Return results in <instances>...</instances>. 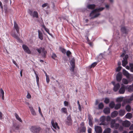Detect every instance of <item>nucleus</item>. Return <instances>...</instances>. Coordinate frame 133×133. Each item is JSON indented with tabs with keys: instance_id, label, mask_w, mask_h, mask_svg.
<instances>
[{
	"instance_id": "obj_1",
	"label": "nucleus",
	"mask_w": 133,
	"mask_h": 133,
	"mask_svg": "<svg viewBox=\"0 0 133 133\" xmlns=\"http://www.w3.org/2000/svg\"><path fill=\"white\" fill-rule=\"evenodd\" d=\"M41 129V127L36 126H32L30 128V131L33 133H39Z\"/></svg>"
},
{
	"instance_id": "obj_2",
	"label": "nucleus",
	"mask_w": 133,
	"mask_h": 133,
	"mask_svg": "<svg viewBox=\"0 0 133 133\" xmlns=\"http://www.w3.org/2000/svg\"><path fill=\"white\" fill-rule=\"evenodd\" d=\"M100 14L99 12H96L95 10H92L90 14V16L91 17L90 19H94L97 17Z\"/></svg>"
},
{
	"instance_id": "obj_3",
	"label": "nucleus",
	"mask_w": 133,
	"mask_h": 133,
	"mask_svg": "<svg viewBox=\"0 0 133 133\" xmlns=\"http://www.w3.org/2000/svg\"><path fill=\"white\" fill-rule=\"evenodd\" d=\"M116 120L115 119L111 120L110 123V126L112 128L117 129L119 128V124L118 123H116Z\"/></svg>"
},
{
	"instance_id": "obj_4",
	"label": "nucleus",
	"mask_w": 133,
	"mask_h": 133,
	"mask_svg": "<svg viewBox=\"0 0 133 133\" xmlns=\"http://www.w3.org/2000/svg\"><path fill=\"white\" fill-rule=\"evenodd\" d=\"M28 12L30 16H32L33 18H38V14L37 11H34L33 12L32 10L29 9Z\"/></svg>"
},
{
	"instance_id": "obj_5",
	"label": "nucleus",
	"mask_w": 133,
	"mask_h": 133,
	"mask_svg": "<svg viewBox=\"0 0 133 133\" xmlns=\"http://www.w3.org/2000/svg\"><path fill=\"white\" fill-rule=\"evenodd\" d=\"M111 83L114 86V90L115 92L117 91L120 87V85L119 83H117L115 84L114 82H112Z\"/></svg>"
},
{
	"instance_id": "obj_6",
	"label": "nucleus",
	"mask_w": 133,
	"mask_h": 133,
	"mask_svg": "<svg viewBox=\"0 0 133 133\" xmlns=\"http://www.w3.org/2000/svg\"><path fill=\"white\" fill-rule=\"evenodd\" d=\"M128 57V55H125L123 58V60L122 61V65L123 66H125L128 64L127 59Z\"/></svg>"
},
{
	"instance_id": "obj_7",
	"label": "nucleus",
	"mask_w": 133,
	"mask_h": 133,
	"mask_svg": "<svg viewBox=\"0 0 133 133\" xmlns=\"http://www.w3.org/2000/svg\"><path fill=\"white\" fill-rule=\"evenodd\" d=\"M95 130L96 133H102V131L101 127L99 126H95Z\"/></svg>"
},
{
	"instance_id": "obj_8",
	"label": "nucleus",
	"mask_w": 133,
	"mask_h": 133,
	"mask_svg": "<svg viewBox=\"0 0 133 133\" xmlns=\"http://www.w3.org/2000/svg\"><path fill=\"white\" fill-rule=\"evenodd\" d=\"M14 28L16 30L17 33L19 34V29L18 24L15 21H14Z\"/></svg>"
},
{
	"instance_id": "obj_9",
	"label": "nucleus",
	"mask_w": 133,
	"mask_h": 133,
	"mask_svg": "<svg viewBox=\"0 0 133 133\" xmlns=\"http://www.w3.org/2000/svg\"><path fill=\"white\" fill-rule=\"evenodd\" d=\"M22 47L24 51L28 54H30L31 52L29 49L28 47L26 45L23 44L22 45Z\"/></svg>"
},
{
	"instance_id": "obj_10",
	"label": "nucleus",
	"mask_w": 133,
	"mask_h": 133,
	"mask_svg": "<svg viewBox=\"0 0 133 133\" xmlns=\"http://www.w3.org/2000/svg\"><path fill=\"white\" fill-rule=\"evenodd\" d=\"M122 75L121 73L119 72L118 73L116 76V78L117 81L118 82H119L122 79Z\"/></svg>"
},
{
	"instance_id": "obj_11",
	"label": "nucleus",
	"mask_w": 133,
	"mask_h": 133,
	"mask_svg": "<svg viewBox=\"0 0 133 133\" xmlns=\"http://www.w3.org/2000/svg\"><path fill=\"white\" fill-rule=\"evenodd\" d=\"M29 108L31 113V114L34 116H36V113L33 108V107L32 106H29Z\"/></svg>"
},
{
	"instance_id": "obj_12",
	"label": "nucleus",
	"mask_w": 133,
	"mask_h": 133,
	"mask_svg": "<svg viewBox=\"0 0 133 133\" xmlns=\"http://www.w3.org/2000/svg\"><path fill=\"white\" fill-rule=\"evenodd\" d=\"M130 123L129 121L126 120L123 122L122 123V125L123 126L128 127L130 125Z\"/></svg>"
},
{
	"instance_id": "obj_13",
	"label": "nucleus",
	"mask_w": 133,
	"mask_h": 133,
	"mask_svg": "<svg viewBox=\"0 0 133 133\" xmlns=\"http://www.w3.org/2000/svg\"><path fill=\"white\" fill-rule=\"evenodd\" d=\"M103 53H101L97 57H96L95 59L98 61V62H99L103 58Z\"/></svg>"
},
{
	"instance_id": "obj_14",
	"label": "nucleus",
	"mask_w": 133,
	"mask_h": 133,
	"mask_svg": "<svg viewBox=\"0 0 133 133\" xmlns=\"http://www.w3.org/2000/svg\"><path fill=\"white\" fill-rule=\"evenodd\" d=\"M41 55L43 57L46 58L47 54V51L45 50V48H43L42 51Z\"/></svg>"
},
{
	"instance_id": "obj_15",
	"label": "nucleus",
	"mask_w": 133,
	"mask_h": 133,
	"mask_svg": "<svg viewBox=\"0 0 133 133\" xmlns=\"http://www.w3.org/2000/svg\"><path fill=\"white\" fill-rule=\"evenodd\" d=\"M125 86L122 85L119 90V92L120 94H123L125 91Z\"/></svg>"
},
{
	"instance_id": "obj_16",
	"label": "nucleus",
	"mask_w": 133,
	"mask_h": 133,
	"mask_svg": "<svg viewBox=\"0 0 133 133\" xmlns=\"http://www.w3.org/2000/svg\"><path fill=\"white\" fill-rule=\"evenodd\" d=\"M51 124L53 127L55 129H56V128H58V123L57 122H55V123L53 120H52L51 121Z\"/></svg>"
},
{
	"instance_id": "obj_17",
	"label": "nucleus",
	"mask_w": 133,
	"mask_h": 133,
	"mask_svg": "<svg viewBox=\"0 0 133 133\" xmlns=\"http://www.w3.org/2000/svg\"><path fill=\"white\" fill-rule=\"evenodd\" d=\"M105 118L104 116H103L101 117L100 118V121L102 122L100 124V125H105V124L104 123V122L105 121Z\"/></svg>"
},
{
	"instance_id": "obj_18",
	"label": "nucleus",
	"mask_w": 133,
	"mask_h": 133,
	"mask_svg": "<svg viewBox=\"0 0 133 133\" xmlns=\"http://www.w3.org/2000/svg\"><path fill=\"white\" fill-rule=\"evenodd\" d=\"M103 111L105 114H108L110 112V109L109 108L107 107L104 109Z\"/></svg>"
},
{
	"instance_id": "obj_19",
	"label": "nucleus",
	"mask_w": 133,
	"mask_h": 133,
	"mask_svg": "<svg viewBox=\"0 0 133 133\" xmlns=\"http://www.w3.org/2000/svg\"><path fill=\"white\" fill-rule=\"evenodd\" d=\"M121 30L123 34H127L128 32L127 29L125 27H122L121 29Z\"/></svg>"
},
{
	"instance_id": "obj_20",
	"label": "nucleus",
	"mask_w": 133,
	"mask_h": 133,
	"mask_svg": "<svg viewBox=\"0 0 133 133\" xmlns=\"http://www.w3.org/2000/svg\"><path fill=\"white\" fill-rule=\"evenodd\" d=\"M118 114L117 111H115L112 112L111 114V116L112 118H114L116 117Z\"/></svg>"
},
{
	"instance_id": "obj_21",
	"label": "nucleus",
	"mask_w": 133,
	"mask_h": 133,
	"mask_svg": "<svg viewBox=\"0 0 133 133\" xmlns=\"http://www.w3.org/2000/svg\"><path fill=\"white\" fill-rule=\"evenodd\" d=\"M39 38L41 40L43 39V35L42 33L40 30H38Z\"/></svg>"
},
{
	"instance_id": "obj_22",
	"label": "nucleus",
	"mask_w": 133,
	"mask_h": 133,
	"mask_svg": "<svg viewBox=\"0 0 133 133\" xmlns=\"http://www.w3.org/2000/svg\"><path fill=\"white\" fill-rule=\"evenodd\" d=\"M95 7V4H88L87 6V8L89 9H94Z\"/></svg>"
},
{
	"instance_id": "obj_23",
	"label": "nucleus",
	"mask_w": 133,
	"mask_h": 133,
	"mask_svg": "<svg viewBox=\"0 0 133 133\" xmlns=\"http://www.w3.org/2000/svg\"><path fill=\"white\" fill-rule=\"evenodd\" d=\"M11 35L13 37L16 39L17 40L19 41L20 40L19 37L15 33H12Z\"/></svg>"
},
{
	"instance_id": "obj_24",
	"label": "nucleus",
	"mask_w": 133,
	"mask_h": 133,
	"mask_svg": "<svg viewBox=\"0 0 133 133\" xmlns=\"http://www.w3.org/2000/svg\"><path fill=\"white\" fill-rule=\"evenodd\" d=\"M119 116H123L125 114V111L124 110H121L119 111Z\"/></svg>"
},
{
	"instance_id": "obj_25",
	"label": "nucleus",
	"mask_w": 133,
	"mask_h": 133,
	"mask_svg": "<svg viewBox=\"0 0 133 133\" xmlns=\"http://www.w3.org/2000/svg\"><path fill=\"white\" fill-rule=\"evenodd\" d=\"M111 129L110 128H107L105 129L103 133H110Z\"/></svg>"
},
{
	"instance_id": "obj_26",
	"label": "nucleus",
	"mask_w": 133,
	"mask_h": 133,
	"mask_svg": "<svg viewBox=\"0 0 133 133\" xmlns=\"http://www.w3.org/2000/svg\"><path fill=\"white\" fill-rule=\"evenodd\" d=\"M61 111L62 112L65 114H67V109L65 108H63L61 110Z\"/></svg>"
},
{
	"instance_id": "obj_27",
	"label": "nucleus",
	"mask_w": 133,
	"mask_h": 133,
	"mask_svg": "<svg viewBox=\"0 0 133 133\" xmlns=\"http://www.w3.org/2000/svg\"><path fill=\"white\" fill-rule=\"evenodd\" d=\"M15 115L16 117V118L17 120H18L20 122H22V121L21 119L19 117L17 113H15Z\"/></svg>"
},
{
	"instance_id": "obj_28",
	"label": "nucleus",
	"mask_w": 133,
	"mask_h": 133,
	"mask_svg": "<svg viewBox=\"0 0 133 133\" xmlns=\"http://www.w3.org/2000/svg\"><path fill=\"white\" fill-rule=\"evenodd\" d=\"M123 74L127 76V77H128L129 76V73L125 69L123 70Z\"/></svg>"
},
{
	"instance_id": "obj_29",
	"label": "nucleus",
	"mask_w": 133,
	"mask_h": 133,
	"mask_svg": "<svg viewBox=\"0 0 133 133\" xmlns=\"http://www.w3.org/2000/svg\"><path fill=\"white\" fill-rule=\"evenodd\" d=\"M125 117L127 118L130 119L132 117V115L131 113H128L126 115Z\"/></svg>"
},
{
	"instance_id": "obj_30",
	"label": "nucleus",
	"mask_w": 133,
	"mask_h": 133,
	"mask_svg": "<svg viewBox=\"0 0 133 133\" xmlns=\"http://www.w3.org/2000/svg\"><path fill=\"white\" fill-rule=\"evenodd\" d=\"M42 27L44 28L45 30L50 35H51L50 33L49 30L46 28L44 25H42Z\"/></svg>"
},
{
	"instance_id": "obj_31",
	"label": "nucleus",
	"mask_w": 133,
	"mask_h": 133,
	"mask_svg": "<svg viewBox=\"0 0 133 133\" xmlns=\"http://www.w3.org/2000/svg\"><path fill=\"white\" fill-rule=\"evenodd\" d=\"M126 110L128 112H130L131 110V108L129 105H127L125 107Z\"/></svg>"
},
{
	"instance_id": "obj_32",
	"label": "nucleus",
	"mask_w": 133,
	"mask_h": 133,
	"mask_svg": "<svg viewBox=\"0 0 133 133\" xmlns=\"http://www.w3.org/2000/svg\"><path fill=\"white\" fill-rule=\"evenodd\" d=\"M105 8L104 7H101L99 8H96L94 9L96 12H99L102 11Z\"/></svg>"
},
{
	"instance_id": "obj_33",
	"label": "nucleus",
	"mask_w": 133,
	"mask_h": 133,
	"mask_svg": "<svg viewBox=\"0 0 133 133\" xmlns=\"http://www.w3.org/2000/svg\"><path fill=\"white\" fill-rule=\"evenodd\" d=\"M121 106V104L120 103L116 104L115 105L114 107L115 109L116 110H118L119 109Z\"/></svg>"
},
{
	"instance_id": "obj_34",
	"label": "nucleus",
	"mask_w": 133,
	"mask_h": 133,
	"mask_svg": "<svg viewBox=\"0 0 133 133\" xmlns=\"http://www.w3.org/2000/svg\"><path fill=\"white\" fill-rule=\"evenodd\" d=\"M115 106V104L113 101L111 102L109 104V107L111 108H113Z\"/></svg>"
},
{
	"instance_id": "obj_35",
	"label": "nucleus",
	"mask_w": 133,
	"mask_h": 133,
	"mask_svg": "<svg viewBox=\"0 0 133 133\" xmlns=\"http://www.w3.org/2000/svg\"><path fill=\"white\" fill-rule=\"evenodd\" d=\"M104 106L103 104L102 103H100L98 105V108L99 109H102Z\"/></svg>"
},
{
	"instance_id": "obj_36",
	"label": "nucleus",
	"mask_w": 133,
	"mask_h": 133,
	"mask_svg": "<svg viewBox=\"0 0 133 133\" xmlns=\"http://www.w3.org/2000/svg\"><path fill=\"white\" fill-rule=\"evenodd\" d=\"M97 64V62H95L92 63L90 66H89V67L90 68H93L95 66H96Z\"/></svg>"
},
{
	"instance_id": "obj_37",
	"label": "nucleus",
	"mask_w": 133,
	"mask_h": 133,
	"mask_svg": "<svg viewBox=\"0 0 133 133\" xmlns=\"http://www.w3.org/2000/svg\"><path fill=\"white\" fill-rule=\"evenodd\" d=\"M123 97H121L118 98L116 99V101L118 102H120L123 101Z\"/></svg>"
},
{
	"instance_id": "obj_38",
	"label": "nucleus",
	"mask_w": 133,
	"mask_h": 133,
	"mask_svg": "<svg viewBox=\"0 0 133 133\" xmlns=\"http://www.w3.org/2000/svg\"><path fill=\"white\" fill-rule=\"evenodd\" d=\"M43 48L41 47H40L39 48H37L36 49V50L39 53V54H41Z\"/></svg>"
},
{
	"instance_id": "obj_39",
	"label": "nucleus",
	"mask_w": 133,
	"mask_h": 133,
	"mask_svg": "<svg viewBox=\"0 0 133 133\" xmlns=\"http://www.w3.org/2000/svg\"><path fill=\"white\" fill-rule=\"evenodd\" d=\"M122 82L125 84H127L128 83V81L125 78H123L122 80Z\"/></svg>"
},
{
	"instance_id": "obj_40",
	"label": "nucleus",
	"mask_w": 133,
	"mask_h": 133,
	"mask_svg": "<svg viewBox=\"0 0 133 133\" xmlns=\"http://www.w3.org/2000/svg\"><path fill=\"white\" fill-rule=\"evenodd\" d=\"M86 128L84 127H82L80 130V131L81 132H85L86 131Z\"/></svg>"
},
{
	"instance_id": "obj_41",
	"label": "nucleus",
	"mask_w": 133,
	"mask_h": 133,
	"mask_svg": "<svg viewBox=\"0 0 133 133\" xmlns=\"http://www.w3.org/2000/svg\"><path fill=\"white\" fill-rule=\"evenodd\" d=\"M59 49L60 51L62 52L63 54H65L66 52V50L65 49L61 47L59 48Z\"/></svg>"
},
{
	"instance_id": "obj_42",
	"label": "nucleus",
	"mask_w": 133,
	"mask_h": 133,
	"mask_svg": "<svg viewBox=\"0 0 133 133\" xmlns=\"http://www.w3.org/2000/svg\"><path fill=\"white\" fill-rule=\"evenodd\" d=\"M109 99L108 98H106L105 99L104 101V103L106 104H107L109 103Z\"/></svg>"
},
{
	"instance_id": "obj_43",
	"label": "nucleus",
	"mask_w": 133,
	"mask_h": 133,
	"mask_svg": "<svg viewBox=\"0 0 133 133\" xmlns=\"http://www.w3.org/2000/svg\"><path fill=\"white\" fill-rule=\"evenodd\" d=\"M66 123L69 125H70L72 124V121L67 120L66 122Z\"/></svg>"
},
{
	"instance_id": "obj_44",
	"label": "nucleus",
	"mask_w": 133,
	"mask_h": 133,
	"mask_svg": "<svg viewBox=\"0 0 133 133\" xmlns=\"http://www.w3.org/2000/svg\"><path fill=\"white\" fill-rule=\"evenodd\" d=\"M36 82H37V85H38V86L39 85V77L38 75H36Z\"/></svg>"
},
{
	"instance_id": "obj_45",
	"label": "nucleus",
	"mask_w": 133,
	"mask_h": 133,
	"mask_svg": "<svg viewBox=\"0 0 133 133\" xmlns=\"http://www.w3.org/2000/svg\"><path fill=\"white\" fill-rule=\"evenodd\" d=\"M130 69L131 71L133 72V64H130Z\"/></svg>"
},
{
	"instance_id": "obj_46",
	"label": "nucleus",
	"mask_w": 133,
	"mask_h": 133,
	"mask_svg": "<svg viewBox=\"0 0 133 133\" xmlns=\"http://www.w3.org/2000/svg\"><path fill=\"white\" fill-rule=\"evenodd\" d=\"M46 6H48V7H49V5L48 3H45L42 5V7L43 8H44Z\"/></svg>"
},
{
	"instance_id": "obj_47",
	"label": "nucleus",
	"mask_w": 133,
	"mask_h": 133,
	"mask_svg": "<svg viewBox=\"0 0 133 133\" xmlns=\"http://www.w3.org/2000/svg\"><path fill=\"white\" fill-rule=\"evenodd\" d=\"M128 91L131 92L133 91L132 88L131 86H130L128 88Z\"/></svg>"
},
{
	"instance_id": "obj_48",
	"label": "nucleus",
	"mask_w": 133,
	"mask_h": 133,
	"mask_svg": "<svg viewBox=\"0 0 133 133\" xmlns=\"http://www.w3.org/2000/svg\"><path fill=\"white\" fill-rule=\"evenodd\" d=\"M70 63L71 66H75V62L74 61H71Z\"/></svg>"
},
{
	"instance_id": "obj_49",
	"label": "nucleus",
	"mask_w": 133,
	"mask_h": 133,
	"mask_svg": "<svg viewBox=\"0 0 133 133\" xmlns=\"http://www.w3.org/2000/svg\"><path fill=\"white\" fill-rule=\"evenodd\" d=\"M64 106L66 107L68 105L69 103L68 102L65 101L64 102Z\"/></svg>"
},
{
	"instance_id": "obj_50",
	"label": "nucleus",
	"mask_w": 133,
	"mask_h": 133,
	"mask_svg": "<svg viewBox=\"0 0 133 133\" xmlns=\"http://www.w3.org/2000/svg\"><path fill=\"white\" fill-rule=\"evenodd\" d=\"M121 67L119 66L116 69V71L117 72L120 71L121 69Z\"/></svg>"
},
{
	"instance_id": "obj_51",
	"label": "nucleus",
	"mask_w": 133,
	"mask_h": 133,
	"mask_svg": "<svg viewBox=\"0 0 133 133\" xmlns=\"http://www.w3.org/2000/svg\"><path fill=\"white\" fill-rule=\"evenodd\" d=\"M67 120H69V121H72L71 119V117L70 115H69L67 117Z\"/></svg>"
},
{
	"instance_id": "obj_52",
	"label": "nucleus",
	"mask_w": 133,
	"mask_h": 133,
	"mask_svg": "<svg viewBox=\"0 0 133 133\" xmlns=\"http://www.w3.org/2000/svg\"><path fill=\"white\" fill-rule=\"evenodd\" d=\"M31 97V96L30 94L28 92V94L26 96V98L28 99H30Z\"/></svg>"
},
{
	"instance_id": "obj_53",
	"label": "nucleus",
	"mask_w": 133,
	"mask_h": 133,
	"mask_svg": "<svg viewBox=\"0 0 133 133\" xmlns=\"http://www.w3.org/2000/svg\"><path fill=\"white\" fill-rule=\"evenodd\" d=\"M75 68V66H71L70 69V71L72 72H73Z\"/></svg>"
},
{
	"instance_id": "obj_54",
	"label": "nucleus",
	"mask_w": 133,
	"mask_h": 133,
	"mask_svg": "<svg viewBox=\"0 0 133 133\" xmlns=\"http://www.w3.org/2000/svg\"><path fill=\"white\" fill-rule=\"evenodd\" d=\"M71 54V52L69 51L68 50L66 52V54L69 57Z\"/></svg>"
},
{
	"instance_id": "obj_55",
	"label": "nucleus",
	"mask_w": 133,
	"mask_h": 133,
	"mask_svg": "<svg viewBox=\"0 0 133 133\" xmlns=\"http://www.w3.org/2000/svg\"><path fill=\"white\" fill-rule=\"evenodd\" d=\"M52 58L54 59L57 57V56L56 54L54 53L53 54L52 56Z\"/></svg>"
},
{
	"instance_id": "obj_56",
	"label": "nucleus",
	"mask_w": 133,
	"mask_h": 133,
	"mask_svg": "<svg viewBox=\"0 0 133 133\" xmlns=\"http://www.w3.org/2000/svg\"><path fill=\"white\" fill-rule=\"evenodd\" d=\"M89 125L92 127V120L91 121L90 120H89Z\"/></svg>"
},
{
	"instance_id": "obj_57",
	"label": "nucleus",
	"mask_w": 133,
	"mask_h": 133,
	"mask_svg": "<svg viewBox=\"0 0 133 133\" xmlns=\"http://www.w3.org/2000/svg\"><path fill=\"white\" fill-rule=\"evenodd\" d=\"M46 82L48 83L50 81V79L49 77H46Z\"/></svg>"
},
{
	"instance_id": "obj_58",
	"label": "nucleus",
	"mask_w": 133,
	"mask_h": 133,
	"mask_svg": "<svg viewBox=\"0 0 133 133\" xmlns=\"http://www.w3.org/2000/svg\"><path fill=\"white\" fill-rule=\"evenodd\" d=\"M0 91H1V93L2 94V95L4 94V91L2 88H1L0 89Z\"/></svg>"
},
{
	"instance_id": "obj_59",
	"label": "nucleus",
	"mask_w": 133,
	"mask_h": 133,
	"mask_svg": "<svg viewBox=\"0 0 133 133\" xmlns=\"http://www.w3.org/2000/svg\"><path fill=\"white\" fill-rule=\"evenodd\" d=\"M125 53V51H124V52L122 55H121V57H123L124 56Z\"/></svg>"
},
{
	"instance_id": "obj_60",
	"label": "nucleus",
	"mask_w": 133,
	"mask_h": 133,
	"mask_svg": "<svg viewBox=\"0 0 133 133\" xmlns=\"http://www.w3.org/2000/svg\"><path fill=\"white\" fill-rule=\"evenodd\" d=\"M88 133H91V129L90 128H88Z\"/></svg>"
},
{
	"instance_id": "obj_61",
	"label": "nucleus",
	"mask_w": 133,
	"mask_h": 133,
	"mask_svg": "<svg viewBox=\"0 0 133 133\" xmlns=\"http://www.w3.org/2000/svg\"><path fill=\"white\" fill-rule=\"evenodd\" d=\"M3 114H2V113L0 111V119H2V117H3Z\"/></svg>"
},
{
	"instance_id": "obj_62",
	"label": "nucleus",
	"mask_w": 133,
	"mask_h": 133,
	"mask_svg": "<svg viewBox=\"0 0 133 133\" xmlns=\"http://www.w3.org/2000/svg\"><path fill=\"white\" fill-rule=\"evenodd\" d=\"M107 121H110L111 120V118L109 116H108L107 117Z\"/></svg>"
},
{
	"instance_id": "obj_63",
	"label": "nucleus",
	"mask_w": 133,
	"mask_h": 133,
	"mask_svg": "<svg viewBox=\"0 0 133 133\" xmlns=\"http://www.w3.org/2000/svg\"><path fill=\"white\" fill-rule=\"evenodd\" d=\"M0 6L1 8L2 9V10H3V5H2V3L1 1H0Z\"/></svg>"
},
{
	"instance_id": "obj_64",
	"label": "nucleus",
	"mask_w": 133,
	"mask_h": 133,
	"mask_svg": "<svg viewBox=\"0 0 133 133\" xmlns=\"http://www.w3.org/2000/svg\"><path fill=\"white\" fill-rule=\"evenodd\" d=\"M129 129L131 130H133V125H132L129 128Z\"/></svg>"
}]
</instances>
